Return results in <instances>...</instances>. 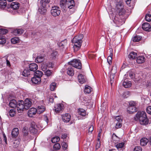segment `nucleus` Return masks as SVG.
Listing matches in <instances>:
<instances>
[{
  "label": "nucleus",
  "mask_w": 151,
  "mask_h": 151,
  "mask_svg": "<svg viewBox=\"0 0 151 151\" xmlns=\"http://www.w3.org/2000/svg\"><path fill=\"white\" fill-rule=\"evenodd\" d=\"M134 119L135 121H139L142 125H145L147 124L149 122L148 119L145 111H138L136 114Z\"/></svg>",
  "instance_id": "f257e3e1"
},
{
  "label": "nucleus",
  "mask_w": 151,
  "mask_h": 151,
  "mask_svg": "<svg viewBox=\"0 0 151 151\" xmlns=\"http://www.w3.org/2000/svg\"><path fill=\"white\" fill-rule=\"evenodd\" d=\"M115 119L117 122H121L122 121V119H121V117L119 116H117L115 118Z\"/></svg>",
  "instance_id": "e2e57ef3"
},
{
  "label": "nucleus",
  "mask_w": 151,
  "mask_h": 151,
  "mask_svg": "<svg viewBox=\"0 0 151 151\" xmlns=\"http://www.w3.org/2000/svg\"><path fill=\"white\" fill-rule=\"evenodd\" d=\"M44 60V57L42 55H38L35 60V61L36 63H40L42 62Z\"/></svg>",
  "instance_id": "a878e982"
},
{
  "label": "nucleus",
  "mask_w": 151,
  "mask_h": 151,
  "mask_svg": "<svg viewBox=\"0 0 151 151\" xmlns=\"http://www.w3.org/2000/svg\"><path fill=\"white\" fill-rule=\"evenodd\" d=\"M142 28L145 31H150L151 30V27L148 23H145L142 25Z\"/></svg>",
  "instance_id": "2eb2a0df"
},
{
  "label": "nucleus",
  "mask_w": 151,
  "mask_h": 151,
  "mask_svg": "<svg viewBox=\"0 0 151 151\" xmlns=\"http://www.w3.org/2000/svg\"><path fill=\"white\" fill-rule=\"evenodd\" d=\"M60 10L59 7L57 6H54L52 7L51 10L52 15L54 17L59 15L60 13Z\"/></svg>",
  "instance_id": "39448f33"
},
{
  "label": "nucleus",
  "mask_w": 151,
  "mask_h": 151,
  "mask_svg": "<svg viewBox=\"0 0 151 151\" xmlns=\"http://www.w3.org/2000/svg\"><path fill=\"white\" fill-rule=\"evenodd\" d=\"M83 37V35L80 34L78 36H76L73 38L72 42L74 43L73 47L75 51H77L80 49L82 42V40Z\"/></svg>",
  "instance_id": "f03ea898"
},
{
  "label": "nucleus",
  "mask_w": 151,
  "mask_h": 151,
  "mask_svg": "<svg viewBox=\"0 0 151 151\" xmlns=\"http://www.w3.org/2000/svg\"><path fill=\"white\" fill-rule=\"evenodd\" d=\"M4 58L6 60V65L7 66H10V62L7 59V57L6 56H5L4 57Z\"/></svg>",
  "instance_id": "774afa93"
},
{
  "label": "nucleus",
  "mask_w": 151,
  "mask_h": 151,
  "mask_svg": "<svg viewBox=\"0 0 151 151\" xmlns=\"http://www.w3.org/2000/svg\"><path fill=\"white\" fill-rule=\"evenodd\" d=\"M60 138L58 136H56L51 139V141L53 143H55L60 140Z\"/></svg>",
  "instance_id": "79ce46f5"
},
{
  "label": "nucleus",
  "mask_w": 151,
  "mask_h": 151,
  "mask_svg": "<svg viewBox=\"0 0 151 151\" xmlns=\"http://www.w3.org/2000/svg\"><path fill=\"white\" fill-rule=\"evenodd\" d=\"M67 72L68 74L70 76H73L74 74V71L73 69L70 67H69L67 69Z\"/></svg>",
  "instance_id": "473e14b6"
},
{
  "label": "nucleus",
  "mask_w": 151,
  "mask_h": 151,
  "mask_svg": "<svg viewBox=\"0 0 151 151\" xmlns=\"http://www.w3.org/2000/svg\"><path fill=\"white\" fill-rule=\"evenodd\" d=\"M66 40H64L60 42L58 44V45L59 47H63L65 46L67 43Z\"/></svg>",
  "instance_id": "c03bdc74"
},
{
  "label": "nucleus",
  "mask_w": 151,
  "mask_h": 151,
  "mask_svg": "<svg viewBox=\"0 0 151 151\" xmlns=\"http://www.w3.org/2000/svg\"><path fill=\"white\" fill-rule=\"evenodd\" d=\"M41 68L43 71H45L47 68V64H43L41 66Z\"/></svg>",
  "instance_id": "4d7b16f0"
},
{
  "label": "nucleus",
  "mask_w": 151,
  "mask_h": 151,
  "mask_svg": "<svg viewBox=\"0 0 151 151\" xmlns=\"http://www.w3.org/2000/svg\"><path fill=\"white\" fill-rule=\"evenodd\" d=\"M75 6V2L74 0H66L65 4V7L69 9L73 8Z\"/></svg>",
  "instance_id": "1a4fd4ad"
},
{
  "label": "nucleus",
  "mask_w": 151,
  "mask_h": 151,
  "mask_svg": "<svg viewBox=\"0 0 151 151\" xmlns=\"http://www.w3.org/2000/svg\"><path fill=\"white\" fill-rule=\"evenodd\" d=\"M19 39L18 37H15L11 39V42L12 43L15 44L19 42Z\"/></svg>",
  "instance_id": "58836bf2"
},
{
  "label": "nucleus",
  "mask_w": 151,
  "mask_h": 151,
  "mask_svg": "<svg viewBox=\"0 0 151 151\" xmlns=\"http://www.w3.org/2000/svg\"><path fill=\"white\" fill-rule=\"evenodd\" d=\"M137 109L135 106H129L127 108V111L128 112L131 114L137 111Z\"/></svg>",
  "instance_id": "aec40b11"
},
{
  "label": "nucleus",
  "mask_w": 151,
  "mask_h": 151,
  "mask_svg": "<svg viewBox=\"0 0 151 151\" xmlns=\"http://www.w3.org/2000/svg\"><path fill=\"white\" fill-rule=\"evenodd\" d=\"M24 32V30L22 29H16L12 30V33L15 35L17 36L22 35Z\"/></svg>",
  "instance_id": "9b49d317"
},
{
  "label": "nucleus",
  "mask_w": 151,
  "mask_h": 151,
  "mask_svg": "<svg viewBox=\"0 0 151 151\" xmlns=\"http://www.w3.org/2000/svg\"><path fill=\"white\" fill-rule=\"evenodd\" d=\"M92 90V88L91 87L88 86H86L84 92L86 93H89Z\"/></svg>",
  "instance_id": "c9c22d12"
},
{
  "label": "nucleus",
  "mask_w": 151,
  "mask_h": 151,
  "mask_svg": "<svg viewBox=\"0 0 151 151\" xmlns=\"http://www.w3.org/2000/svg\"><path fill=\"white\" fill-rule=\"evenodd\" d=\"M137 56V54L134 52H131L128 55V58H129L134 59L136 58Z\"/></svg>",
  "instance_id": "2f4dec72"
},
{
  "label": "nucleus",
  "mask_w": 151,
  "mask_h": 151,
  "mask_svg": "<svg viewBox=\"0 0 151 151\" xmlns=\"http://www.w3.org/2000/svg\"><path fill=\"white\" fill-rule=\"evenodd\" d=\"M79 82L81 84H83L85 82V79L83 76L81 74L79 75L78 76Z\"/></svg>",
  "instance_id": "c756f323"
},
{
  "label": "nucleus",
  "mask_w": 151,
  "mask_h": 151,
  "mask_svg": "<svg viewBox=\"0 0 151 151\" xmlns=\"http://www.w3.org/2000/svg\"><path fill=\"white\" fill-rule=\"evenodd\" d=\"M10 6L12 9L16 10L19 8V4L17 2H13L11 3Z\"/></svg>",
  "instance_id": "6ab92c4d"
},
{
  "label": "nucleus",
  "mask_w": 151,
  "mask_h": 151,
  "mask_svg": "<svg viewBox=\"0 0 151 151\" xmlns=\"http://www.w3.org/2000/svg\"><path fill=\"white\" fill-rule=\"evenodd\" d=\"M142 149L140 146H136L134 148V151H142Z\"/></svg>",
  "instance_id": "6e6d98bb"
},
{
  "label": "nucleus",
  "mask_w": 151,
  "mask_h": 151,
  "mask_svg": "<svg viewBox=\"0 0 151 151\" xmlns=\"http://www.w3.org/2000/svg\"><path fill=\"white\" fill-rule=\"evenodd\" d=\"M56 83L53 82L51 83L50 85V89L51 91H54L56 87Z\"/></svg>",
  "instance_id": "e433bc0d"
},
{
  "label": "nucleus",
  "mask_w": 151,
  "mask_h": 151,
  "mask_svg": "<svg viewBox=\"0 0 151 151\" xmlns=\"http://www.w3.org/2000/svg\"><path fill=\"white\" fill-rule=\"evenodd\" d=\"M8 32V31L6 29H0V33L3 35L5 34Z\"/></svg>",
  "instance_id": "5fc2aeb1"
},
{
  "label": "nucleus",
  "mask_w": 151,
  "mask_h": 151,
  "mask_svg": "<svg viewBox=\"0 0 151 151\" xmlns=\"http://www.w3.org/2000/svg\"><path fill=\"white\" fill-rule=\"evenodd\" d=\"M7 5L6 0H0V8L2 9L5 8Z\"/></svg>",
  "instance_id": "cd10ccee"
},
{
  "label": "nucleus",
  "mask_w": 151,
  "mask_h": 151,
  "mask_svg": "<svg viewBox=\"0 0 151 151\" xmlns=\"http://www.w3.org/2000/svg\"><path fill=\"white\" fill-rule=\"evenodd\" d=\"M68 64L79 69H81V63L79 60H73V61L68 62Z\"/></svg>",
  "instance_id": "20e7f679"
},
{
  "label": "nucleus",
  "mask_w": 151,
  "mask_h": 151,
  "mask_svg": "<svg viewBox=\"0 0 151 151\" xmlns=\"http://www.w3.org/2000/svg\"><path fill=\"white\" fill-rule=\"evenodd\" d=\"M116 7L118 10H119L122 9H123L121 3L120 2H118L116 4Z\"/></svg>",
  "instance_id": "49530a36"
},
{
  "label": "nucleus",
  "mask_w": 151,
  "mask_h": 151,
  "mask_svg": "<svg viewBox=\"0 0 151 151\" xmlns=\"http://www.w3.org/2000/svg\"><path fill=\"white\" fill-rule=\"evenodd\" d=\"M118 138L117 136L114 134H113L112 136V139L113 141H116Z\"/></svg>",
  "instance_id": "bf43d9fd"
},
{
  "label": "nucleus",
  "mask_w": 151,
  "mask_h": 151,
  "mask_svg": "<svg viewBox=\"0 0 151 151\" xmlns=\"http://www.w3.org/2000/svg\"><path fill=\"white\" fill-rule=\"evenodd\" d=\"M147 112L150 114H151V106H148L146 109Z\"/></svg>",
  "instance_id": "680f3d73"
},
{
  "label": "nucleus",
  "mask_w": 151,
  "mask_h": 151,
  "mask_svg": "<svg viewBox=\"0 0 151 151\" xmlns=\"http://www.w3.org/2000/svg\"><path fill=\"white\" fill-rule=\"evenodd\" d=\"M42 73H43L42 71L39 70H37L34 73V74L35 75V76L38 78H40L42 76Z\"/></svg>",
  "instance_id": "72a5a7b5"
},
{
  "label": "nucleus",
  "mask_w": 151,
  "mask_h": 151,
  "mask_svg": "<svg viewBox=\"0 0 151 151\" xmlns=\"http://www.w3.org/2000/svg\"><path fill=\"white\" fill-rule=\"evenodd\" d=\"M9 115L11 116H14L15 114V111L14 109H11L9 111Z\"/></svg>",
  "instance_id": "de8ad7c7"
},
{
  "label": "nucleus",
  "mask_w": 151,
  "mask_h": 151,
  "mask_svg": "<svg viewBox=\"0 0 151 151\" xmlns=\"http://www.w3.org/2000/svg\"><path fill=\"white\" fill-rule=\"evenodd\" d=\"M0 44H3L5 43L6 41L5 39L4 38V36L1 35H0Z\"/></svg>",
  "instance_id": "37998d69"
},
{
  "label": "nucleus",
  "mask_w": 151,
  "mask_h": 151,
  "mask_svg": "<svg viewBox=\"0 0 151 151\" xmlns=\"http://www.w3.org/2000/svg\"><path fill=\"white\" fill-rule=\"evenodd\" d=\"M129 106H135V105L136 104V103L135 102H134L133 101H132L129 102Z\"/></svg>",
  "instance_id": "0e129e2a"
},
{
  "label": "nucleus",
  "mask_w": 151,
  "mask_h": 151,
  "mask_svg": "<svg viewBox=\"0 0 151 151\" xmlns=\"http://www.w3.org/2000/svg\"><path fill=\"white\" fill-rule=\"evenodd\" d=\"M45 75L47 76H50L52 74V72L50 70H47L45 73Z\"/></svg>",
  "instance_id": "13d9d810"
},
{
  "label": "nucleus",
  "mask_w": 151,
  "mask_h": 151,
  "mask_svg": "<svg viewBox=\"0 0 151 151\" xmlns=\"http://www.w3.org/2000/svg\"><path fill=\"white\" fill-rule=\"evenodd\" d=\"M124 19L120 18L119 15L116 14L114 18L113 22L116 24L118 25H122L124 22Z\"/></svg>",
  "instance_id": "0eeeda50"
},
{
  "label": "nucleus",
  "mask_w": 151,
  "mask_h": 151,
  "mask_svg": "<svg viewBox=\"0 0 151 151\" xmlns=\"http://www.w3.org/2000/svg\"><path fill=\"white\" fill-rule=\"evenodd\" d=\"M37 126L34 124H32L30 127L29 128L30 132L33 133H36L37 132L36 129Z\"/></svg>",
  "instance_id": "4be33fe9"
},
{
  "label": "nucleus",
  "mask_w": 151,
  "mask_h": 151,
  "mask_svg": "<svg viewBox=\"0 0 151 151\" xmlns=\"http://www.w3.org/2000/svg\"><path fill=\"white\" fill-rule=\"evenodd\" d=\"M116 66H114L112 67L111 71V74L110 76V82L111 85L114 82V78L115 76V74L116 72Z\"/></svg>",
  "instance_id": "423d86ee"
},
{
  "label": "nucleus",
  "mask_w": 151,
  "mask_h": 151,
  "mask_svg": "<svg viewBox=\"0 0 151 151\" xmlns=\"http://www.w3.org/2000/svg\"><path fill=\"white\" fill-rule=\"evenodd\" d=\"M93 129V125H91L88 129V132L91 133Z\"/></svg>",
  "instance_id": "69168bd1"
},
{
  "label": "nucleus",
  "mask_w": 151,
  "mask_h": 151,
  "mask_svg": "<svg viewBox=\"0 0 151 151\" xmlns=\"http://www.w3.org/2000/svg\"><path fill=\"white\" fill-rule=\"evenodd\" d=\"M100 146V142L99 141V139H98V142L97 144L96 145V148L98 149Z\"/></svg>",
  "instance_id": "338daca9"
},
{
  "label": "nucleus",
  "mask_w": 151,
  "mask_h": 151,
  "mask_svg": "<svg viewBox=\"0 0 151 151\" xmlns=\"http://www.w3.org/2000/svg\"><path fill=\"white\" fill-rule=\"evenodd\" d=\"M19 142L17 140H15L13 143V146L14 148H17L19 146Z\"/></svg>",
  "instance_id": "603ef678"
},
{
  "label": "nucleus",
  "mask_w": 151,
  "mask_h": 151,
  "mask_svg": "<svg viewBox=\"0 0 151 151\" xmlns=\"http://www.w3.org/2000/svg\"><path fill=\"white\" fill-rule=\"evenodd\" d=\"M145 58L143 56H139L137 57L136 61L138 63H142L145 62Z\"/></svg>",
  "instance_id": "bb28decb"
},
{
  "label": "nucleus",
  "mask_w": 151,
  "mask_h": 151,
  "mask_svg": "<svg viewBox=\"0 0 151 151\" xmlns=\"http://www.w3.org/2000/svg\"><path fill=\"white\" fill-rule=\"evenodd\" d=\"M130 93L129 91L125 92L123 95V96L124 98H127L130 95Z\"/></svg>",
  "instance_id": "3c124183"
},
{
  "label": "nucleus",
  "mask_w": 151,
  "mask_h": 151,
  "mask_svg": "<svg viewBox=\"0 0 151 151\" xmlns=\"http://www.w3.org/2000/svg\"><path fill=\"white\" fill-rule=\"evenodd\" d=\"M124 143L123 142H121L117 144L116 145V146L118 149L122 148L124 146Z\"/></svg>",
  "instance_id": "a18cd8bd"
},
{
  "label": "nucleus",
  "mask_w": 151,
  "mask_h": 151,
  "mask_svg": "<svg viewBox=\"0 0 151 151\" xmlns=\"http://www.w3.org/2000/svg\"><path fill=\"white\" fill-rule=\"evenodd\" d=\"M50 2V0H41L40 5L38 9L39 12L41 14H44L46 12L47 10L45 7L47 4Z\"/></svg>",
  "instance_id": "7ed1b4c3"
},
{
  "label": "nucleus",
  "mask_w": 151,
  "mask_h": 151,
  "mask_svg": "<svg viewBox=\"0 0 151 151\" xmlns=\"http://www.w3.org/2000/svg\"><path fill=\"white\" fill-rule=\"evenodd\" d=\"M145 18L147 21L150 22L151 21V15L149 14H147Z\"/></svg>",
  "instance_id": "8fccbe9b"
},
{
  "label": "nucleus",
  "mask_w": 151,
  "mask_h": 151,
  "mask_svg": "<svg viewBox=\"0 0 151 151\" xmlns=\"http://www.w3.org/2000/svg\"><path fill=\"white\" fill-rule=\"evenodd\" d=\"M71 116L70 114H66L62 116L63 121L65 122H68L70 119Z\"/></svg>",
  "instance_id": "dca6fc26"
},
{
  "label": "nucleus",
  "mask_w": 151,
  "mask_h": 151,
  "mask_svg": "<svg viewBox=\"0 0 151 151\" xmlns=\"http://www.w3.org/2000/svg\"><path fill=\"white\" fill-rule=\"evenodd\" d=\"M53 148L55 150H58L60 148V145L58 143L55 144L54 145Z\"/></svg>",
  "instance_id": "09e8293b"
},
{
  "label": "nucleus",
  "mask_w": 151,
  "mask_h": 151,
  "mask_svg": "<svg viewBox=\"0 0 151 151\" xmlns=\"http://www.w3.org/2000/svg\"><path fill=\"white\" fill-rule=\"evenodd\" d=\"M41 80V78H38L35 76L32 78L31 79V81L32 83L35 84H39L40 83Z\"/></svg>",
  "instance_id": "5701e85b"
},
{
  "label": "nucleus",
  "mask_w": 151,
  "mask_h": 151,
  "mask_svg": "<svg viewBox=\"0 0 151 151\" xmlns=\"http://www.w3.org/2000/svg\"><path fill=\"white\" fill-rule=\"evenodd\" d=\"M112 55V53H111L109 55L108 57L107 58V62L109 65H110L111 63Z\"/></svg>",
  "instance_id": "ea45409f"
},
{
  "label": "nucleus",
  "mask_w": 151,
  "mask_h": 151,
  "mask_svg": "<svg viewBox=\"0 0 151 151\" xmlns=\"http://www.w3.org/2000/svg\"><path fill=\"white\" fill-rule=\"evenodd\" d=\"M29 68L30 71H35L38 69V66L35 63H32L29 65Z\"/></svg>",
  "instance_id": "f3484780"
},
{
  "label": "nucleus",
  "mask_w": 151,
  "mask_h": 151,
  "mask_svg": "<svg viewBox=\"0 0 151 151\" xmlns=\"http://www.w3.org/2000/svg\"><path fill=\"white\" fill-rule=\"evenodd\" d=\"M63 106L62 104H55L54 108L55 111L57 113H58L63 109Z\"/></svg>",
  "instance_id": "f8f14e48"
},
{
  "label": "nucleus",
  "mask_w": 151,
  "mask_h": 151,
  "mask_svg": "<svg viewBox=\"0 0 151 151\" xmlns=\"http://www.w3.org/2000/svg\"><path fill=\"white\" fill-rule=\"evenodd\" d=\"M23 104L25 106V109H28L31 106L32 102L29 99H26L24 101Z\"/></svg>",
  "instance_id": "ddd939ff"
},
{
  "label": "nucleus",
  "mask_w": 151,
  "mask_h": 151,
  "mask_svg": "<svg viewBox=\"0 0 151 151\" xmlns=\"http://www.w3.org/2000/svg\"><path fill=\"white\" fill-rule=\"evenodd\" d=\"M60 7L64 10H65V4L64 3V1H61L60 2Z\"/></svg>",
  "instance_id": "864d4df0"
},
{
  "label": "nucleus",
  "mask_w": 151,
  "mask_h": 151,
  "mask_svg": "<svg viewBox=\"0 0 151 151\" xmlns=\"http://www.w3.org/2000/svg\"><path fill=\"white\" fill-rule=\"evenodd\" d=\"M17 102L14 99L11 100L9 104V106L12 108H14L17 106Z\"/></svg>",
  "instance_id": "b1692460"
},
{
  "label": "nucleus",
  "mask_w": 151,
  "mask_h": 151,
  "mask_svg": "<svg viewBox=\"0 0 151 151\" xmlns=\"http://www.w3.org/2000/svg\"><path fill=\"white\" fill-rule=\"evenodd\" d=\"M132 85L130 81H124L123 83V86L125 88H128L130 87Z\"/></svg>",
  "instance_id": "7c9ffc66"
},
{
  "label": "nucleus",
  "mask_w": 151,
  "mask_h": 151,
  "mask_svg": "<svg viewBox=\"0 0 151 151\" xmlns=\"http://www.w3.org/2000/svg\"><path fill=\"white\" fill-rule=\"evenodd\" d=\"M121 126L122 124L121 122H117L116 123L115 127L116 128L118 129L121 127Z\"/></svg>",
  "instance_id": "052dcab7"
},
{
  "label": "nucleus",
  "mask_w": 151,
  "mask_h": 151,
  "mask_svg": "<svg viewBox=\"0 0 151 151\" xmlns=\"http://www.w3.org/2000/svg\"><path fill=\"white\" fill-rule=\"evenodd\" d=\"M148 142V139L146 138L141 139L140 140V144L141 145L144 146L146 145Z\"/></svg>",
  "instance_id": "c85d7f7f"
},
{
  "label": "nucleus",
  "mask_w": 151,
  "mask_h": 151,
  "mask_svg": "<svg viewBox=\"0 0 151 151\" xmlns=\"http://www.w3.org/2000/svg\"><path fill=\"white\" fill-rule=\"evenodd\" d=\"M19 133V129L18 128H14L12 132V135L13 137L16 138Z\"/></svg>",
  "instance_id": "412c9836"
},
{
  "label": "nucleus",
  "mask_w": 151,
  "mask_h": 151,
  "mask_svg": "<svg viewBox=\"0 0 151 151\" xmlns=\"http://www.w3.org/2000/svg\"><path fill=\"white\" fill-rule=\"evenodd\" d=\"M37 111L35 108H32L30 109L28 112V116L30 117H32L33 116L35 115Z\"/></svg>",
  "instance_id": "4468645a"
},
{
  "label": "nucleus",
  "mask_w": 151,
  "mask_h": 151,
  "mask_svg": "<svg viewBox=\"0 0 151 151\" xmlns=\"http://www.w3.org/2000/svg\"><path fill=\"white\" fill-rule=\"evenodd\" d=\"M141 39V37L140 36H136L133 38V41L134 42H138Z\"/></svg>",
  "instance_id": "a19ab883"
},
{
  "label": "nucleus",
  "mask_w": 151,
  "mask_h": 151,
  "mask_svg": "<svg viewBox=\"0 0 151 151\" xmlns=\"http://www.w3.org/2000/svg\"><path fill=\"white\" fill-rule=\"evenodd\" d=\"M58 55V52L57 51H53L49 55V57L51 59H54L56 58Z\"/></svg>",
  "instance_id": "393cba45"
},
{
  "label": "nucleus",
  "mask_w": 151,
  "mask_h": 151,
  "mask_svg": "<svg viewBox=\"0 0 151 151\" xmlns=\"http://www.w3.org/2000/svg\"><path fill=\"white\" fill-rule=\"evenodd\" d=\"M117 11L119 12V14L117 15H119L120 18L125 19L127 17V16L126 14V10L125 9H122Z\"/></svg>",
  "instance_id": "9d476101"
},
{
  "label": "nucleus",
  "mask_w": 151,
  "mask_h": 151,
  "mask_svg": "<svg viewBox=\"0 0 151 151\" xmlns=\"http://www.w3.org/2000/svg\"><path fill=\"white\" fill-rule=\"evenodd\" d=\"M23 103L24 101L21 100L17 104V107L18 112L22 113L24 111V110L25 109V106Z\"/></svg>",
  "instance_id": "6e6552de"
},
{
  "label": "nucleus",
  "mask_w": 151,
  "mask_h": 151,
  "mask_svg": "<svg viewBox=\"0 0 151 151\" xmlns=\"http://www.w3.org/2000/svg\"><path fill=\"white\" fill-rule=\"evenodd\" d=\"M78 114L82 116H85L86 114V112L85 110L83 109H78Z\"/></svg>",
  "instance_id": "4c0bfd02"
},
{
  "label": "nucleus",
  "mask_w": 151,
  "mask_h": 151,
  "mask_svg": "<svg viewBox=\"0 0 151 151\" xmlns=\"http://www.w3.org/2000/svg\"><path fill=\"white\" fill-rule=\"evenodd\" d=\"M37 110V113L40 114L43 113L45 110V107L44 106H38L36 109Z\"/></svg>",
  "instance_id": "a211bd4d"
},
{
  "label": "nucleus",
  "mask_w": 151,
  "mask_h": 151,
  "mask_svg": "<svg viewBox=\"0 0 151 151\" xmlns=\"http://www.w3.org/2000/svg\"><path fill=\"white\" fill-rule=\"evenodd\" d=\"M22 74L24 76H28L30 74V71L28 69H25L23 71Z\"/></svg>",
  "instance_id": "f704fd0d"
}]
</instances>
